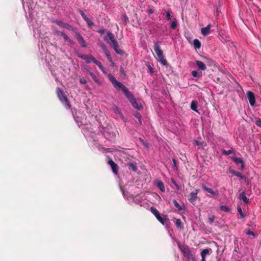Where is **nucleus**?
<instances>
[{"instance_id": "obj_1", "label": "nucleus", "mask_w": 261, "mask_h": 261, "mask_svg": "<svg viewBox=\"0 0 261 261\" xmlns=\"http://www.w3.org/2000/svg\"><path fill=\"white\" fill-rule=\"evenodd\" d=\"M73 116L75 121L79 127L81 125L84 126L82 128V132L87 140L89 142H93L94 145L99 151H102L103 152H107L108 149L105 148L101 145L96 143L97 141V134L94 131L93 128L89 127L88 124H85V122H84L79 116H76L73 113Z\"/></svg>"}, {"instance_id": "obj_2", "label": "nucleus", "mask_w": 261, "mask_h": 261, "mask_svg": "<svg viewBox=\"0 0 261 261\" xmlns=\"http://www.w3.org/2000/svg\"><path fill=\"white\" fill-rule=\"evenodd\" d=\"M104 40L110 44L117 54L123 56L124 52L123 50L119 48L118 43L115 39L114 35L112 32H108L107 35L104 36Z\"/></svg>"}, {"instance_id": "obj_3", "label": "nucleus", "mask_w": 261, "mask_h": 261, "mask_svg": "<svg viewBox=\"0 0 261 261\" xmlns=\"http://www.w3.org/2000/svg\"><path fill=\"white\" fill-rule=\"evenodd\" d=\"M77 56L79 58L85 60L87 64H90L92 62L93 63L99 67V68L101 70L102 72H106L105 68L103 67L101 63L99 61L96 60L95 58L92 56L85 55L81 54H79Z\"/></svg>"}, {"instance_id": "obj_4", "label": "nucleus", "mask_w": 261, "mask_h": 261, "mask_svg": "<svg viewBox=\"0 0 261 261\" xmlns=\"http://www.w3.org/2000/svg\"><path fill=\"white\" fill-rule=\"evenodd\" d=\"M57 95L60 101L64 105L67 109H71V105L69 100L67 98L66 95L65 94L63 90L59 87L57 89Z\"/></svg>"}, {"instance_id": "obj_5", "label": "nucleus", "mask_w": 261, "mask_h": 261, "mask_svg": "<svg viewBox=\"0 0 261 261\" xmlns=\"http://www.w3.org/2000/svg\"><path fill=\"white\" fill-rule=\"evenodd\" d=\"M123 92L134 108L138 110L141 109V106H139L136 98L134 97L133 93L128 90L127 87L124 88Z\"/></svg>"}, {"instance_id": "obj_6", "label": "nucleus", "mask_w": 261, "mask_h": 261, "mask_svg": "<svg viewBox=\"0 0 261 261\" xmlns=\"http://www.w3.org/2000/svg\"><path fill=\"white\" fill-rule=\"evenodd\" d=\"M154 50L158 58L159 59L161 63L163 65H167L168 63L166 59L164 58L163 53L160 48V45L159 42H155L154 44Z\"/></svg>"}, {"instance_id": "obj_7", "label": "nucleus", "mask_w": 261, "mask_h": 261, "mask_svg": "<svg viewBox=\"0 0 261 261\" xmlns=\"http://www.w3.org/2000/svg\"><path fill=\"white\" fill-rule=\"evenodd\" d=\"M108 79L112 83L114 87L116 89H121L122 91H123V89H124V88H126V87L123 85L121 82L117 81L116 78L112 74H110L108 75Z\"/></svg>"}, {"instance_id": "obj_8", "label": "nucleus", "mask_w": 261, "mask_h": 261, "mask_svg": "<svg viewBox=\"0 0 261 261\" xmlns=\"http://www.w3.org/2000/svg\"><path fill=\"white\" fill-rule=\"evenodd\" d=\"M102 134L104 137L110 141L114 140L115 138V133L108 128H103L102 130Z\"/></svg>"}, {"instance_id": "obj_9", "label": "nucleus", "mask_w": 261, "mask_h": 261, "mask_svg": "<svg viewBox=\"0 0 261 261\" xmlns=\"http://www.w3.org/2000/svg\"><path fill=\"white\" fill-rule=\"evenodd\" d=\"M178 247L186 256L189 258L192 256L191 252L180 242L178 243Z\"/></svg>"}, {"instance_id": "obj_10", "label": "nucleus", "mask_w": 261, "mask_h": 261, "mask_svg": "<svg viewBox=\"0 0 261 261\" xmlns=\"http://www.w3.org/2000/svg\"><path fill=\"white\" fill-rule=\"evenodd\" d=\"M75 36L76 39L81 47L86 48L87 46V44L82 35L79 32H76Z\"/></svg>"}, {"instance_id": "obj_11", "label": "nucleus", "mask_w": 261, "mask_h": 261, "mask_svg": "<svg viewBox=\"0 0 261 261\" xmlns=\"http://www.w3.org/2000/svg\"><path fill=\"white\" fill-rule=\"evenodd\" d=\"M246 95L250 105L254 106L255 103V98L254 93L251 91H248L246 93Z\"/></svg>"}, {"instance_id": "obj_12", "label": "nucleus", "mask_w": 261, "mask_h": 261, "mask_svg": "<svg viewBox=\"0 0 261 261\" xmlns=\"http://www.w3.org/2000/svg\"><path fill=\"white\" fill-rule=\"evenodd\" d=\"M160 218L156 219L163 225H168L169 224V219L167 215H160Z\"/></svg>"}, {"instance_id": "obj_13", "label": "nucleus", "mask_w": 261, "mask_h": 261, "mask_svg": "<svg viewBox=\"0 0 261 261\" xmlns=\"http://www.w3.org/2000/svg\"><path fill=\"white\" fill-rule=\"evenodd\" d=\"M56 23L57 24H58V25L59 26H61L65 29H68L69 30H72L73 31L74 29L72 28V27L67 23H65V22H64L62 21H60V20H56Z\"/></svg>"}, {"instance_id": "obj_14", "label": "nucleus", "mask_w": 261, "mask_h": 261, "mask_svg": "<svg viewBox=\"0 0 261 261\" xmlns=\"http://www.w3.org/2000/svg\"><path fill=\"white\" fill-rule=\"evenodd\" d=\"M108 164L110 165L113 173L117 174L118 172V165L112 159L108 161Z\"/></svg>"}, {"instance_id": "obj_15", "label": "nucleus", "mask_w": 261, "mask_h": 261, "mask_svg": "<svg viewBox=\"0 0 261 261\" xmlns=\"http://www.w3.org/2000/svg\"><path fill=\"white\" fill-rule=\"evenodd\" d=\"M202 188L204 191L210 193L212 197L217 196L218 195V192L214 191L212 188L207 187L205 185H202Z\"/></svg>"}, {"instance_id": "obj_16", "label": "nucleus", "mask_w": 261, "mask_h": 261, "mask_svg": "<svg viewBox=\"0 0 261 261\" xmlns=\"http://www.w3.org/2000/svg\"><path fill=\"white\" fill-rule=\"evenodd\" d=\"M199 190L196 189L195 192H192L190 194V198L189 199L190 202H194L197 198V194Z\"/></svg>"}, {"instance_id": "obj_17", "label": "nucleus", "mask_w": 261, "mask_h": 261, "mask_svg": "<svg viewBox=\"0 0 261 261\" xmlns=\"http://www.w3.org/2000/svg\"><path fill=\"white\" fill-rule=\"evenodd\" d=\"M232 160L235 162V163L237 165H239V164L241 165V169L242 170H243L245 168V163L243 162V159L242 158H237V157H233L232 158Z\"/></svg>"}, {"instance_id": "obj_18", "label": "nucleus", "mask_w": 261, "mask_h": 261, "mask_svg": "<svg viewBox=\"0 0 261 261\" xmlns=\"http://www.w3.org/2000/svg\"><path fill=\"white\" fill-rule=\"evenodd\" d=\"M211 27V25L208 24L205 27L202 28L201 29V34L204 36H207L210 34Z\"/></svg>"}, {"instance_id": "obj_19", "label": "nucleus", "mask_w": 261, "mask_h": 261, "mask_svg": "<svg viewBox=\"0 0 261 261\" xmlns=\"http://www.w3.org/2000/svg\"><path fill=\"white\" fill-rule=\"evenodd\" d=\"M128 169L134 172H136L138 170V168L136 163L135 162H130L127 164Z\"/></svg>"}, {"instance_id": "obj_20", "label": "nucleus", "mask_w": 261, "mask_h": 261, "mask_svg": "<svg viewBox=\"0 0 261 261\" xmlns=\"http://www.w3.org/2000/svg\"><path fill=\"white\" fill-rule=\"evenodd\" d=\"M229 173H232L233 175L237 176L239 178L242 179L244 178V176L239 171H237L232 169L229 170Z\"/></svg>"}, {"instance_id": "obj_21", "label": "nucleus", "mask_w": 261, "mask_h": 261, "mask_svg": "<svg viewBox=\"0 0 261 261\" xmlns=\"http://www.w3.org/2000/svg\"><path fill=\"white\" fill-rule=\"evenodd\" d=\"M195 64L197 66V67L201 69V70H205L206 69V67L205 64L202 62V61L196 60L195 61Z\"/></svg>"}, {"instance_id": "obj_22", "label": "nucleus", "mask_w": 261, "mask_h": 261, "mask_svg": "<svg viewBox=\"0 0 261 261\" xmlns=\"http://www.w3.org/2000/svg\"><path fill=\"white\" fill-rule=\"evenodd\" d=\"M239 198L240 200H243L245 204H247L249 201V199H248L244 192L241 193L239 194Z\"/></svg>"}, {"instance_id": "obj_23", "label": "nucleus", "mask_w": 261, "mask_h": 261, "mask_svg": "<svg viewBox=\"0 0 261 261\" xmlns=\"http://www.w3.org/2000/svg\"><path fill=\"white\" fill-rule=\"evenodd\" d=\"M212 251V249L210 248H205L203 249L201 252V257H204L205 258L206 256L210 253V252Z\"/></svg>"}, {"instance_id": "obj_24", "label": "nucleus", "mask_w": 261, "mask_h": 261, "mask_svg": "<svg viewBox=\"0 0 261 261\" xmlns=\"http://www.w3.org/2000/svg\"><path fill=\"white\" fill-rule=\"evenodd\" d=\"M156 186L162 191L165 192V189L163 182L161 180H158L156 182Z\"/></svg>"}, {"instance_id": "obj_25", "label": "nucleus", "mask_w": 261, "mask_h": 261, "mask_svg": "<svg viewBox=\"0 0 261 261\" xmlns=\"http://www.w3.org/2000/svg\"><path fill=\"white\" fill-rule=\"evenodd\" d=\"M150 211L154 215L156 218H160V214L156 208L152 206L150 208Z\"/></svg>"}, {"instance_id": "obj_26", "label": "nucleus", "mask_w": 261, "mask_h": 261, "mask_svg": "<svg viewBox=\"0 0 261 261\" xmlns=\"http://www.w3.org/2000/svg\"><path fill=\"white\" fill-rule=\"evenodd\" d=\"M60 35L63 37L65 40L69 42L70 44H73V41L71 39H70L68 36L66 35L65 33L61 32H60Z\"/></svg>"}, {"instance_id": "obj_27", "label": "nucleus", "mask_w": 261, "mask_h": 261, "mask_svg": "<svg viewBox=\"0 0 261 261\" xmlns=\"http://www.w3.org/2000/svg\"><path fill=\"white\" fill-rule=\"evenodd\" d=\"M194 48L195 49H199L201 46V44L198 39H195L193 40Z\"/></svg>"}, {"instance_id": "obj_28", "label": "nucleus", "mask_w": 261, "mask_h": 261, "mask_svg": "<svg viewBox=\"0 0 261 261\" xmlns=\"http://www.w3.org/2000/svg\"><path fill=\"white\" fill-rule=\"evenodd\" d=\"M133 201L136 204H139L141 206H142V200L139 196H137L133 198Z\"/></svg>"}, {"instance_id": "obj_29", "label": "nucleus", "mask_w": 261, "mask_h": 261, "mask_svg": "<svg viewBox=\"0 0 261 261\" xmlns=\"http://www.w3.org/2000/svg\"><path fill=\"white\" fill-rule=\"evenodd\" d=\"M197 103L196 101L193 100L191 103V109L195 112H198Z\"/></svg>"}, {"instance_id": "obj_30", "label": "nucleus", "mask_w": 261, "mask_h": 261, "mask_svg": "<svg viewBox=\"0 0 261 261\" xmlns=\"http://www.w3.org/2000/svg\"><path fill=\"white\" fill-rule=\"evenodd\" d=\"M219 210L225 212H229L230 211V208L227 206L224 205H220L219 207Z\"/></svg>"}, {"instance_id": "obj_31", "label": "nucleus", "mask_w": 261, "mask_h": 261, "mask_svg": "<svg viewBox=\"0 0 261 261\" xmlns=\"http://www.w3.org/2000/svg\"><path fill=\"white\" fill-rule=\"evenodd\" d=\"M163 14L165 16L167 20L169 21L171 19V15L169 11H165Z\"/></svg>"}, {"instance_id": "obj_32", "label": "nucleus", "mask_w": 261, "mask_h": 261, "mask_svg": "<svg viewBox=\"0 0 261 261\" xmlns=\"http://www.w3.org/2000/svg\"><path fill=\"white\" fill-rule=\"evenodd\" d=\"M134 116L139 120V124L142 125V116L139 112H136L134 114Z\"/></svg>"}, {"instance_id": "obj_33", "label": "nucleus", "mask_w": 261, "mask_h": 261, "mask_svg": "<svg viewBox=\"0 0 261 261\" xmlns=\"http://www.w3.org/2000/svg\"><path fill=\"white\" fill-rule=\"evenodd\" d=\"M177 27V21L176 18H174L171 23V28L173 30L175 29Z\"/></svg>"}, {"instance_id": "obj_34", "label": "nucleus", "mask_w": 261, "mask_h": 261, "mask_svg": "<svg viewBox=\"0 0 261 261\" xmlns=\"http://www.w3.org/2000/svg\"><path fill=\"white\" fill-rule=\"evenodd\" d=\"M173 203L174 206L176 207V208H177L178 211H181L182 210V206L179 204V203L175 199H173Z\"/></svg>"}, {"instance_id": "obj_35", "label": "nucleus", "mask_w": 261, "mask_h": 261, "mask_svg": "<svg viewBox=\"0 0 261 261\" xmlns=\"http://www.w3.org/2000/svg\"><path fill=\"white\" fill-rule=\"evenodd\" d=\"M84 20L86 22L88 27L89 28H91L94 25V23L88 17Z\"/></svg>"}, {"instance_id": "obj_36", "label": "nucleus", "mask_w": 261, "mask_h": 261, "mask_svg": "<svg viewBox=\"0 0 261 261\" xmlns=\"http://www.w3.org/2000/svg\"><path fill=\"white\" fill-rule=\"evenodd\" d=\"M192 73V75L194 77H199L200 76V74L199 73V72L198 71H197V70H193L191 72Z\"/></svg>"}, {"instance_id": "obj_37", "label": "nucleus", "mask_w": 261, "mask_h": 261, "mask_svg": "<svg viewBox=\"0 0 261 261\" xmlns=\"http://www.w3.org/2000/svg\"><path fill=\"white\" fill-rule=\"evenodd\" d=\"M139 140L140 141V142L142 143V144L146 148H148L149 147L148 146V144L147 143H146L145 140L142 138H139Z\"/></svg>"}, {"instance_id": "obj_38", "label": "nucleus", "mask_w": 261, "mask_h": 261, "mask_svg": "<svg viewBox=\"0 0 261 261\" xmlns=\"http://www.w3.org/2000/svg\"><path fill=\"white\" fill-rule=\"evenodd\" d=\"M232 153H233V150L232 149H229L228 150H226L225 149L222 150V153L226 155H229Z\"/></svg>"}, {"instance_id": "obj_39", "label": "nucleus", "mask_w": 261, "mask_h": 261, "mask_svg": "<svg viewBox=\"0 0 261 261\" xmlns=\"http://www.w3.org/2000/svg\"><path fill=\"white\" fill-rule=\"evenodd\" d=\"M238 212L240 215L241 216V217L242 218H244L245 217V215L243 214L242 208L240 206H238L237 207Z\"/></svg>"}, {"instance_id": "obj_40", "label": "nucleus", "mask_w": 261, "mask_h": 261, "mask_svg": "<svg viewBox=\"0 0 261 261\" xmlns=\"http://www.w3.org/2000/svg\"><path fill=\"white\" fill-rule=\"evenodd\" d=\"M246 233L247 234V235H249V236H252L254 237H256V235L254 233V232H253L252 231H251L250 229H247L246 231Z\"/></svg>"}, {"instance_id": "obj_41", "label": "nucleus", "mask_w": 261, "mask_h": 261, "mask_svg": "<svg viewBox=\"0 0 261 261\" xmlns=\"http://www.w3.org/2000/svg\"><path fill=\"white\" fill-rule=\"evenodd\" d=\"M79 12L81 15V16H82V18L84 19V20H85L86 18H87V16L83 10H79Z\"/></svg>"}, {"instance_id": "obj_42", "label": "nucleus", "mask_w": 261, "mask_h": 261, "mask_svg": "<svg viewBox=\"0 0 261 261\" xmlns=\"http://www.w3.org/2000/svg\"><path fill=\"white\" fill-rule=\"evenodd\" d=\"M215 219V216L214 215H212V216L208 218V222L209 223L212 224L214 223Z\"/></svg>"}, {"instance_id": "obj_43", "label": "nucleus", "mask_w": 261, "mask_h": 261, "mask_svg": "<svg viewBox=\"0 0 261 261\" xmlns=\"http://www.w3.org/2000/svg\"><path fill=\"white\" fill-rule=\"evenodd\" d=\"M175 225L177 227H181V222L180 219H177L176 220V221H175Z\"/></svg>"}, {"instance_id": "obj_44", "label": "nucleus", "mask_w": 261, "mask_h": 261, "mask_svg": "<svg viewBox=\"0 0 261 261\" xmlns=\"http://www.w3.org/2000/svg\"><path fill=\"white\" fill-rule=\"evenodd\" d=\"M207 64L209 66H215V62L212 60V59H208L207 62Z\"/></svg>"}, {"instance_id": "obj_45", "label": "nucleus", "mask_w": 261, "mask_h": 261, "mask_svg": "<svg viewBox=\"0 0 261 261\" xmlns=\"http://www.w3.org/2000/svg\"><path fill=\"white\" fill-rule=\"evenodd\" d=\"M99 46L102 48L103 51H104V50H105L108 49L107 46L106 45V44L104 43H103V42L100 43H99Z\"/></svg>"}, {"instance_id": "obj_46", "label": "nucleus", "mask_w": 261, "mask_h": 261, "mask_svg": "<svg viewBox=\"0 0 261 261\" xmlns=\"http://www.w3.org/2000/svg\"><path fill=\"white\" fill-rule=\"evenodd\" d=\"M172 162H173V168L175 170L177 169V165H176V161L174 158L172 159Z\"/></svg>"}, {"instance_id": "obj_47", "label": "nucleus", "mask_w": 261, "mask_h": 261, "mask_svg": "<svg viewBox=\"0 0 261 261\" xmlns=\"http://www.w3.org/2000/svg\"><path fill=\"white\" fill-rule=\"evenodd\" d=\"M108 61L111 62V63H112L113 65L114 64V63L113 62V60H112V57H111V54H109L107 56H106Z\"/></svg>"}, {"instance_id": "obj_48", "label": "nucleus", "mask_w": 261, "mask_h": 261, "mask_svg": "<svg viewBox=\"0 0 261 261\" xmlns=\"http://www.w3.org/2000/svg\"><path fill=\"white\" fill-rule=\"evenodd\" d=\"M255 124L261 128V120L258 119L255 121Z\"/></svg>"}, {"instance_id": "obj_49", "label": "nucleus", "mask_w": 261, "mask_h": 261, "mask_svg": "<svg viewBox=\"0 0 261 261\" xmlns=\"http://www.w3.org/2000/svg\"><path fill=\"white\" fill-rule=\"evenodd\" d=\"M80 82L81 84H86L87 83V81L85 79H81Z\"/></svg>"}, {"instance_id": "obj_50", "label": "nucleus", "mask_w": 261, "mask_h": 261, "mask_svg": "<svg viewBox=\"0 0 261 261\" xmlns=\"http://www.w3.org/2000/svg\"><path fill=\"white\" fill-rule=\"evenodd\" d=\"M147 67L149 69V72L151 73H153L154 72V70H153V68L150 65H147Z\"/></svg>"}, {"instance_id": "obj_51", "label": "nucleus", "mask_w": 261, "mask_h": 261, "mask_svg": "<svg viewBox=\"0 0 261 261\" xmlns=\"http://www.w3.org/2000/svg\"><path fill=\"white\" fill-rule=\"evenodd\" d=\"M147 12L149 14H152L154 12L153 10L149 7L147 9Z\"/></svg>"}, {"instance_id": "obj_52", "label": "nucleus", "mask_w": 261, "mask_h": 261, "mask_svg": "<svg viewBox=\"0 0 261 261\" xmlns=\"http://www.w3.org/2000/svg\"><path fill=\"white\" fill-rule=\"evenodd\" d=\"M114 112L116 114H121L120 110H119V109L118 107H116L115 108Z\"/></svg>"}, {"instance_id": "obj_53", "label": "nucleus", "mask_w": 261, "mask_h": 261, "mask_svg": "<svg viewBox=\"0 0 261 261\" xmlns=\"http://www.w3.org/2000/svg\"><path fill=\"white\" fill-rule=\"evenodd\" d=\"M195 142L196 144L198 146H201V145H202V144H203L202 142L198 141V140H195Z\"/></svg>"}, {"instance_id": "obj_54", "label": "nucleus", "mask_w": 261, "mask_h": 261, "mask_svg": "<svg viewBox=\"0 0 261 261\" xmlns=\"http://www.w3.org/2000/svg\"><path fill=\"white\" fill-rule=\"evenodd\" d=\"M105 31L104 29H100L97 31V32L101 34H103L105 33Z\"/></svg>"}, {"instance_id": "obj_55", "label": "nucleus", "mask_w": 261, "mask_h": 261, "mask_svg": "<svg viewBox=\"0 0 261 261\" xmlns=\"http://www.w3.org/2000/svg\"><path fill=\"white\" fill-rule=\"evenodd\" d=\"M89 74L92 76L93 79H94L95 78H96V76L95 75V74L93 72H90Z\"/></svg>"}, {"instance_id": "obj_56", "label": "nucleus", "mask_w": 261, "mask_h": 261, "mask_svg": "<svg viewBox=\"0 0 261 261\" xmlns=\"http://www.w3.org/2000/svg\"><path fill=\"white\" fill-rule=\"evenodd\" d=\"M123 19H124V21H125V22L126 23L128 22V19L126 15H124L123 16Z\"/></svg>"}, {"instance_id": "obj_57", "label": "nucleus", "mask_w": 261, "mask_h": 261, "mask_svg": "<svg viewBox=\"0 0 261 261\" xmlns=\"http://www.w3.org/2000/svg\"><path fill=\"white\" fill-rule=\"evenodd\" d=\"M104 53L105 54L106 56H107L108 55L110 54V53L108 49L105 50L103 51Z\"/></svg>"}, {"instance_id": "obj_58", "label": "nucleus", "mask_w": 261, "mask_h": 261, "mask_svg": "<svg viewBox=\"0 0 261 261\" xmlns=\"http://www.w3.org/2000/svg\"><path fill=\"white\" fill-rule=\"evenodd\" d=\"M94 80V81L95 82H96L97 83H98L99 84V80H98V79L97 78V77H96V78H95L94 79H93Z\"/></svg>"}, {"instance_id": "obj_59", "label": "nucleus", "mask_w": 261, "mask_h": 261, "mask_svg": "<svg viewBox=\"0 0 261 261\" xmlns=\"http://www.w3.org/2000/svg\"><path fill=\"white\" fill-rule=\"evenodd\" d=\"M94 80V81L95 82H96L97 83H98L99 84V80H98V79L97 78V77H96V78H95L94 79H93Z\"/></svg>"}, {"instance_id": "obj_60", "label": "nucleus", "mask_w": 261, "mask_h": 261, "mask_svg": "<svg viewBox=\"0 0 261 261\" xmlns=\"http://www.w3.org/2000/svg\"><path fill=\"white\" fill-rule=\"evenodd\" d=\"M257 11L259 13H260L261 14V9H260L259 8H257Z\"/></svg>"}, {"instance_id": "obj_61", "label": "nucleus", "mask_w": 261, "mask_h": 261, "mask_svg": "<svg viewBox=\"0 0 261 261\" xmlns=\"http://www.w3.org/2000/svg\"><path fill=\"white\" fill-rule=\"evenodd\" d=\"M201 261H205V258H204V257H202Z\"/></svg>"}, {"instance_id": "obj_62", "label": "nucleus", "mask_w": 261, "mask_h": 261, "mask_svg": "<svg viewBox=\"0 0 261 261\" xmlns=\"http://www.w3.org/2000/svg\"><path fill=\"white\" fill-rule=\"evenodd\" d=\"M21 1H22V4L23 6L24 7V0H22Z\"/></svg>"}, {"instance_id": "obj_63", "label": "nucleus", "mask_w": 261, "mask_h": 261, "mask_svg": "<svg viewBox=\"0 0 261 261\" xmlns=\"http://www.w3.org/2000/svg\"><path fill=\"white\" fill-rule=\"evenodd\" d=\"M30 6L31 8L32 9V8L33 5H31V4H30Z\"/></svg>"}, {"instance_id": "obj_64", "label": "nucleus", "mask_w": 261, "mask_h": 261, "mask_svg": "<svg viewBox=\"0 0 261 261\" xmlns=\"http://www.w3.org/2000/svg\"><path fill=\"white\" fill-rule=\"evenodd\" d=\"M33 32H34V35H35V33H35V29H34V30H33Z\"/></svg>"}]
</instances>
